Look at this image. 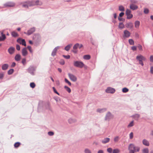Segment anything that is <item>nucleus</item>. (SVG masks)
I'll return each mask as SVG.
<instances>
[{
    "label": "nucleus",
    "instance_id": "nucleus-1",
    "mask_svg": "<svg viewBox=\"0 0 153 153\" xmlns=\"http://www.w3.org/2000/svg\"><path fill=\"white\" fill-rule=\"evenodd\" d=\"M44 108L46 109L50 110L51 108L49 102L45 103L42 101H40L38 105V111L39 112L40 109H43Z\"/></svg>",
    "mask_w": 153,
    "mask_h": 153
},
{
    "label": "nucleus",
    "instance_id": "nucleus-2",
    "mask_svg": "<svg viewBox=\"0 0 153 153\" xmlns=\"http://www.w3.org/2000/svg\"><path fill=\"white\" fill-rule=\"evenodd\" d=\"M128 149L134 150L135 152H138L140 151V148L138 146H136L134 144L131 143L128 146Z\"/></svg>",
    "mask_w": 153,
    "mask_h": 153
},
{
    "label": "nucleus",
    "instance_id": "nucleus-3",
    "mask_svg": "<svg viewBox=\"0 0 153 153\" xmlns=\"http://www.w3.org/2000/svg\"><path fill=\"white\" fill-rule=\"evenodd\" d=\"M74 66L80 68H82L85 66L84 64L81 61H78L74 62Z\"/></svg>",
    "mask_w": 153,
    "mask_h": 153
},
{
    "label": "nucleus",
    "instance_id": "nucleus-4",
    "mask_svg": "<svg viewBox=\"0 0 153 153\" xmlns=\"http://www.w3.org/2000/svg\"><path fill=\"white\" fill-rule=\"evenodd\" d=\"M33 39L36 43H38L41 41V37L39 34L36 33L33 36Z\"/></svg>",
    "mask_w": 153,
    "mask_h": 153
},
{
    "label": "nucleus",
    "instance_id": "nucleus-5",
    "mask_svg": "<svg viewBox=\"0 0 153 153\" xmlns=\"http://www.w3.org/2000/svg\"><path fill=\"white\" fill-rule=\"evenodd\" d=\"M114 117V115L112 114L110 112L108 111L106 114L105 118V120L109 121L111 119H113Z\"/></svg>",
    "mask_w": 153,
    "mask_h": 153
},
{
    "label": "nucleus",
    "instance_id": "nucleus-6",
    "mask_svg": "<svg viewBox=\"0 0 153 153\" xmlns=\"http://www.w3.org/2000/svg\"><path fill=\"white\" fill-rule=\"evenodd\" d=\"M16 5V3L13 1H8L6 2L4 4L3 6L5 7H13Z\"/></svg>",
    "mask_w": 153,
    "mask_h": 153
},
{
    "label": "nucleus",
    "instance_id": "nucleus-7",
    "mask_svg": "<svg viewBox=\"0 0 153 153\" xmlns=\"http://www.w3.org/2000/svg\"><path fill=\"white\" fill-rule=\"evenodd\" d=\"M27 2L28 3L29 7L40 5L39 0H36V1L33 0L31 1H27Z\"/></svg>",
    "mask_w": 153,
    "mask_h": 153
},
{
    "label": "nucleus",
    "instance_id": "nucleus-8",
    "mask_svg": "<svg viewBox=\"0 0 153 153\" xmlns=\"http://www.w3.org/2000/svg\"><path fill=\"white\" fill-rule=\"evenodd\" d=\"M27 71L29 73L32 75H35L34 71L36 70V69L33 66H30L27 69Z\"/></svg>",
    "mask_w": 153,
    "mask_h": 153
},
{
    "label": "nucleus",
    "instance_id": "nucleus-9",
    "mask_svg": "<svg viewBox=\"0 0 153 153\" xmlns=\"http://www.w3.org/2000/svg\"><path fill=\"white\" fill-rule=\"evenodd\" d=\"M131 10L128 9H126V14L127 16V19H130L133 17V15L131 13Z\"/></svg>",
    "mask_w": 153,
    "mask_h": 153
},
{
    "label": "nucleus",
    "instance_id": "nucleus-10",
    "mask_svg": "<svg viewBox=\"0 0 153 153\" xmlns=\"http://www.w3.org/2000/svg\"><path fill=\"white\" fill-rule=\"evenodd\" d=\"M68 76L71 80L75 82L77 81V78L75 75L69 73L68 74Z\"/></svg>",
    "mask_w": 153,
    "mask_h": 153
},
{
    "label": "nucleus",
    "instance_id": "nucleus-11",
    "mask_svg": "<svg viewBox=\"0 0 153 153\" xmlns=\"http://www.w3.org/2000/svg\"><path fill=\"white\" fill-rule=\"evenodd\" d=\"M35 31V28L33 27L28 30L27 32H24V33L28 36H29L32 34Z\"/></svg>",
    "mask_w": 153,
    "mask_h": 153
},
{
    "label": "nucleus",
    "instance_id": "nucleus-12",
    "mask_svg": "<svg viewBox=\"0 0 153 153\" xmlns=\"http://www.w3.org/2000/svg\"><path fill=\"white\" fill-rule=\"evenodd\" d=\"M105 92L108 93L114 94L115 92V90L113 88L108 87L105 90Z\"/></svg>",
    "mask_w": 153,
    "mask_h": 153
},
{
    "label": "nucleus",
    "instance_id": "nucleus-13",
    "mask_svg": "<svg viewBox=\"0 0 153 153\" xmlns=\"http://www.w3.org/2000/svg\"><path fill=\"white\" fill-rule=\"evenodd\" d=\"M17 42L25 46H26V42L24 39H23L21 38H19L17 40Z\"/></svg>",
    "mask_w": 153,
    "mask_h": 153
},
{
    "label": "nucleus",
    "instance_id": "nucleus-14",
    "mask_svg": "<svg viewBox=\"0 0 153 153\" xmlns=\"http://www.w3.org/2000/svg\"><path fill=\"white\" fill-rule=\"evenodd\" d=\"M124 34L123 37L124 38H128L131 35V33L128 30H125L123 32Z\"/></svg>",
    "mask_w": 153,
    "mask_h": 153
},
{
    "label": "nucleus",
    "instance_id": "nucleus-15",
    "mask_svg": "<svg viewBox=\"0 0 153 153\" xmlns=\"http://www.w3.org/2000/svg\"><path fill=\"white\" fill-rule=\"evenodd\" d=\"M136 59L139 61L141 60L145 61L146 60V58L142 55L140 54L136 57Z\"/></svg>",
    "mask_w": 153,
    "mask_h": 153
},
{
    "label": "nucleus",
    "instance_id": "nucleus-16",
    "mask_svg": "<svg viewBox=\"0 0 153 153\" xmlns=\"http://www.w3.org/2000/svg\"><path fill=\"white\" fill-rule=\"evenodd\" d=\"M15 50V48L12 47H10L8 49V52L9 53L12 55L13 54Z\"/></svg>",
    "mask_w": 153,
    "mask_h": 153
},
{
    "label": "nucleus",
    "instance_id": "nucleus-17",
    "mask_svg": "<svg viewBox=\"0 0 153 153\" xmlns=\"http://www.w3.org/2000/svg\"><path fill=\"white\" fill-rule=\"evenodd\" d=\"M130 8L131 10H134L138 9V6L134 4L131 3L130 5Z\"/></svg>",
    "mask_w": 153,
    "mask_h": 153
},
{
    "label": "nucleus",
    "instance_id": "nucleus-18",
    "mask_svg": "<svg viewBox=\"0 0 153 153\" xmlns=\"http://www.w3.org/2000/svg\"><path fill=\"white\" fill-rule=\"evenodd\" d=\"M21 4H22V7L25 8H28L29 7L27 1L21 2Z\"/></svg>",
    "mask_w": 153,
    "mask_h": 153
},
{
    "label": "nucleus",
    "instance_id": "nucleus-19",
    "mask_svg": "<svg viewBox=\"0 0 153 153\" xmlns=\"http://www.w3.org/2000/svg\"><path fill=\"white\" fill-rule=\"evenodd\" d=\"M125 25L126 28L130 29L132 28L133 27V24L131 22L126 23Z\"/></svg>",
    "mask_w": 153,
    "mask_h": 153
},
{
    "label": "nucleus",
    "instance_id": "nucleus-20",
    "mask_svg": "<svg viewBox=\"0 0 153 153\" xmlns=\"http://www.w3.org/2000/svg\"><path fill=\"white\" fill-rule=\"evenodd\" d=\"M1 36H0V41H3L6 39V36L5 34H4L3 32L1 33Z\"/></svg>",
    "mask_w": 153,
    "mask_h": 153
},
{
    "label": "nucleus",
    "instance_id": "nucleus-21",
    "mask_svg": "<svg viewBox=\"0 0 153 153\" xmlns=\"http://www.w3.org/2000/svg\"><path fill=\"white\" fill-rule=\"evenodd\" d=\"M28 53L26 48H24L22 50V54L23 56H26Z\"/></svg>",
    "mask_w": 153,
    "mask_h": 153
},
{
    "label": "nucleus",
    "instance_id": "nucleus-22",
    "mask_svg": "<svg viewBox=\"0 0 153 153\" xmlns=\"http://www.w3.org/2000/svg\"><path fill=\"white\" fill-rule=\"evenodd\" d=\"M59 46H57L55 47L53 50V51L51 53V55L54 56L56 55V53L57 51V49L59 48Z\"/></svg>",
    "mask_w": 153,
    "mask_h": 153
},
{
    "label": "nucleus",
    "instance_id": "nucleus-23",
    "mask_svg": "<svg viewBox=\"0 0 153 153\" xmlns=\"http://www.w3.org/2000/svg\"><path fill=\"white\" fill-rule=\"evenodd\" d=\"M14 59L16 61H19L21 59V56L19 54H16L14 57Z\"/></svg>",
    "mask_w": 153,
    "mask_h": 153
},
{
    "label": "nucleus",
    "instance_id": "nucleus-24",
    "mask_svg": "<svg viewBox=\"0 0 153 153\" xmlns=\"http://www.w3.org/2000/svg\"><path fill=\"white\" fill-rule=\"evenodd\" d=\"M142 143L144 145L147 146H149L150 145L149 142L145 139H144L143 140Z\"/></svg>",
    "mask_w": 153,
    "mask_h": 153
},
{
    "label": "nucleus",
    "instance_id": "nucleus-25",
    "mask_svg": "<svg viewBox=\"0 0 153 153\" xmlns=\"http://www.w3.org/2000/svg\"><path fill=\"white\" fill-rule=\"evenodd\" d=\"M9 65L7 64H4L2 65L1 69L3 70H6L8 68Z\"/></svg>",
    "mask_w": 153,
    "mask_h": 153
},
{
    "label": "nucleus",
    "instance_id": "nucleus-26",
    "mask_svg": "<svg viewBox=\"0 0 153 153\" xmlns=\"http://www.w3.org/2000/svg\"><path fill=\"white\" fill-rule=\"evenodd\" d=\"M109 140L110 138L107 137L105 138L103 140H102V142L103 144H105L109 142Z\"/></svg>",
    "mask_w": 153,
    "mask_h": 153
},
{
    "label": "nucleus",
    "instance_id": "nucleus-27",
    "mask_svg": "<svg viewBox=\"0 0 153 153\" xmlns=\"http://www.w3.org/2000/svg\"><path fill=\"white\" fill-rule=\"evenodd\" d=\"M72 44H69L68 45H67L65 47V50L67 51H69L71 47L72 46Z\"/></svg>",
    "mask_w": 153,
    "mask_h": 153
},
{
    "label": "nucleus",
    "instance_id": "nucleus-28",
    "mask_svg": "<svg viewBox=\"0 0 153 153\" xmlns=\"http://www.w3.org/2000/svg\"><path fill=\"white\" fill-rule=\"evenodd\" d=\"M106 110L107 109L106 108H103L102 109L99 108L97 109V111L100 113H102L106 111Z\"/></svg>",
    "mask_w": 153,
    "mask_h": 153
},
{
    "label": "nucleus",
    "instance_id": "nucleus-29",
    "mask_svg": "<svg viewBox=\"0 0 153 153\" xmlns=\"http://www.w3.org/2000/svg\"><path fill=\"white\" fill-rule=\"evenodd\" d=\"M135 27L137 28H139L140 25V22L139 21H136L134 22Z\"/></svg>",
    "mask_w": 153,
    "mask_h": 153
},
{
    "label": "nucleus",
    "instance_id": "nucleus-30",
    "mask_svg": "<svg viewBox=\"0 0 153 153\" xmlns=\"http://www.w3.org/2000/svg\"><path fill=\"white\" fill-rule=\"evenodd\" d=\"M132 117H133L134 119L135 120H137L140 117V114H134L133 115Z\"/></svg>",
    "mask_w": 153,
    "mask_h": 153
},
{
    "label": "nucleus",
    "instance_id": "nucleus-31",
    "mask_svg": "<svg viewBox=\"0 0 153 153\" xmlns=\"http://www.w3.org/2000/svg\"><path fill=\"white\" fill-rule=\"evenodd\" d=\"M11 34L12 36L14 37H16L18 36V35L17 33L15 31H13L11 32Z\"/></svg>",
    "mask_w": 153,
    "mask_h": 153
},
{
    "label": "nucleus",
    "instance_id": "nucleus-32",
    "mask_svg": "<svg viewBox=\"0 0 153 153\" xmlns=\"http://www.w3.org/2000/svg\"><path fill=\"white\" fill-rule=\"evenodd\" d=\"M118 27L120 29H122L125 27V25L123 22H120L119 23Z\"/></svg>",
    "mask_w": 153,
    "mask_h": 153
},
{
    "label": "nucleus",
    "instance_id": "nucleus-33",
    "mask_svg": "<svg viewBox=\"0 0 153 153\" xmlns=\"http://www.w3.org/2000/svg\"><path fill=\"white\" fill-rule=\"evenodd\" d=\"M83 58L85 60H89L91 58V56L89 55H85L83 56Z\"/></svg>",
    "mask_w": 153,
    "mask_h": 153
},
{
    "label": "nucleus",
    "instance_id": "nucleus-34",
    "mask_svg": "<svg viewBox=\"0 0 153 153\" xmlns=\"http://www.w3.org/2000/svg\"><path fill=\"white\" fill-rule=\"evenodd\" d=\"M119 10L121 11H124L125 10L124 7L122 5H120L119 6Z\"/></svg>",
    "mask_w": 153,
    "mask_h": 153
},
{
    "label": "nucleus",
    "instance_id": "nucleus-35",
    "mask_svg": "<svg viewBox=\"0 0 153 153\" xmlns=\"http://www.w3.org/2000/svg\"><path fill=\"white\" fill-rule=\"evenodd\" d=\"M76 120L75 119H73L72 118H70L68 120V122L70 124H71L73 123H74L76 122Z\"/></svg>",
    "mask_w": 153,
    "mask_h": 153
},
{
    "label": "nucleus",
    "instance_id": "nucleus-36",
    "mask_svg": "<svg viewBox=\"0 0 153 153\" xmlns=\"http://www.w3.org/2000/svg\"><path fill=\"white\" fill-rule=\"evenodd\" d=\"M14 70L13 69H10L7 71V74L8 75H10L12 74L14 72Z\"/></svg>",
    "mask_w": 153,
    "mask_h": 153
},
{
    "label": "nucleus",
    "instance_id": "nucleus-37",
    "mask_svg": "<svg viewBox=\"0 0 153 153\" xmlns=\"http://www.w3.org/2000/svg\"><path fill=\"white\" fill-rule=\"evenodd\" d=\"M21 145V143L19 142H16L14 145V147L17 148L18 147Z\"/></svg>",
    "mask_w": 153,
    "mask_h": 153
},
{
    "label": "nucleus",
    "instance_id": "nucleus-38",
    "mask_svg": "<svg viewBox=\"0 0 153 153\" xmlns=\"http://www.w3.org/2000/svg\"><path fill=\"white\" fill-rule=\"evenodd\" d=\"M128 42L130 45H134V40L132 39H130L128 40Z\"/></svg>",
    "mask_w": 153,
    "mask_h": 153
},
{
    "label": "nucleus",
    "instance_id": "nucleus-39",
    "mask_svg": "<svg viewBox=\"0 0 153 153\" xmlns=\"http://www.w3.org/2000/svg\"><path fill=\"white\" fill-rule=\"evenodd\" d=\"M64 88L68 92V93H71V89L68 86H64Z\"/></svg>",
    "mask_w": 153,
    "mask_h": 153
},
{
    "label": "nucleus",
    "instance_id": "nucleus-40",
    "mask_svg": "<svg viewBox=\"0 0 153 153\" xmlns=\"http://www.w3.org/2000/svg\"><path fill=\"white\" fill-rule=\"evenodd\" d=\"M128 91L129 89L126 87L123 88L122 89V91L124 93H126L128 92Z\"/></svg>",
    "mask_w": 153,
    "mask_h": 153
},
{
    "label": "nucleus",
    "instance_id": "nucleus-41",
    "mask_svg": "<svg viewBox=\"0 0 153 153\" xmlns=\"http://www.w3.org/2000/svg\"><path fill=\"white\" fill-rule=\"evenodd\" d=\"M149 151L148 148H145L142 150L143 153H149Z\"/></svg>",
    "mask_w": 153,
    "mask_h": 153
},
{
    "label": "nucleus",
    "instance_id": "nucleus-42",
    "mask_svg": "<svg viewBox=\"0 0 153 153\" xmlns=\"http://www.w3.org/2000/svg\"><path fill=\"white\" fill-rule=\"evenodd\" d=\"M64 80L65 83H67L69 86H71V83L67 79L65 78Z\"/></svg>",
    "mask_w": 153,
    "mask_h": 153
},
{
    "label": "nucleus",
    "instance_id": "nucleus-43",
    "mask_svg": "<svg viewBox=\"0 0 153 153\" xmlns=\"http://www.w3.org/2000/svg\"><path fill=\"white\" fill-rule=\"evenodd\" d=\"M22 63L23 65L25 66L26 64V59L25 58H24L22 59Z\"/></svg>",
    "mask_w": 153,
    "mask_h": 153
},
{
    "label": "nucleus",
    "instance_id": "nucleus-44",
    "mask_svg": "<svg viewBox=\"0 0 153 153\" xmlns=\"http://www.w3.org/2000/svg\"><path fill=\"white\" fill-rule=\"evenodd\" d=\"M79 45V44L77 43L75 44L73 46V49L74 50H76L78 48V47Z\"/></svg>",
    "mask_w": 153,
    "mask_h": 153
},
{
    "label": "nucleus",
    "instance_id": "nucleus-45",
    "mask_svg": "<svg viewBox=\"0 0 153 153\" xmlns=\"http://www.w3.org/2000/svg\"><path fill=\"white\" fill-rule=\"evenodd\" d=\"M134 126V121H131L130 123L128 125L127 127H130L133 126Z\"/></svg>",
    "mask_w": 153,
    "mask_h": 153
},
{
    "label": "nucleus",
    "instance_id": "nucleus-46",
    "mask_svg": "<svg viewBox=\"0 0 153 153\" xmlns=\"http://www.w3.org/2000/svg\"><path fill=\"white\" fill-rule=\"evenodd\" d=\"M143 12L145 14H147L149 12V10L148 8H145L144 9Z\"/></svg>",
    "mask_w": 153,
    "mask_h": 153
},
{
    "label": "nucleus",
    "instance_id": "nucleus-47",
    "mask_svg": "<svg viewBox=\"0 0 153 153\" xmlns=\"http://www.w3.org/2000/svg\"><path fill=\"white\" fill-rule=\"evenodd\" d=\"M120 152V150L118 149H114L113 151V153H119Z\"/></svg>",
    "mask_w": 153,
    "mask_h": 153
},
{
    "label": "nucleus",
    "instance_id": "nucleus-48",
    "mask_svg": "<svg viewBox=\"0 0 153 153\" xmlns=\"http://www.w3.org/2000/svg\"><path fill=\"white\" fill-rule=\"evenodd\" d=\"M30 86L32 88H34L35 87L36 85L34 82H31L30 84Z\"/></svg>",
    "mask_w": 153,
    "mask_h": 153
},
{
    "label": "nucleus",
    "instance_id": "nucleus-49",
    "mask_svg": "<svg viewBox=\"0 0 153 153\" xmlns=\"http://www.w3.org/2000/svg\"><path fill=\"white\" fill-rule=\"evenodd\" d=\"M52 88L53 90V91L56 94L58 95H60L57 92V91L56 89L54 87H53Z\"/></svg>",
    "mask_w": 153,
    "mask_h": 153
},
{
    "label": "nucleus",
    "instance_id": "nucleus-50",
    "mask_svg": "<svg viewBox=\"0 0 153 153\" xmlns=\"http://www.w3.org/2000/svg\"><path fill=\"white\" fill-rule=\"evenodd\" d=\"M137 47L140 51H143L142 46L141 45L138 44Z\"/></svg>",
    "mask_w": 153,
    "mask_h": 153
},
{
    "label": "nucleus",
    "instance_id": "nucleus-51",
    "mask_svg": "<svg viewBox=\"0 0 153 153\" xmlns=\"http://www.w3.org/2000/svg\"><path fill=\"white\" fill-rule=\"evenodd\" d=\"M107 151L109 153H112V149L111 148H109L107 149Z\"/></svg>",
    "mask_w": 153,
    "mask_h": 153
},
{
    "label": "nucleus",
    "instance_id": "nucleus-52",
    "mask_svg": "<svg viewBox=\"0 0 153 153\" xmlns=\"http://www.w3.org/2000/svg\"><path fill=\"white\" fill-rule=\"evenodd\" d=\"M62 56L64 58L67 59H69L70 57V56L69 55H63Z\"/></svg>",
    "mask_w": 153,
    "mask_h": 153
},
{
    "label": "nucleus",
    "instance_id": "nucleus-53",
    "mask_svg": "<svg viewBox=\"0 0 153 153\" xmlns=\"http://www.w3.org/2000/svg\"><path fill=\"white\" fill-rule=\"evenodd\" d=\"M118 20L119 21H123V22H124L125 20V19L124 18H123L122 17H118Z\"/></svg>",
    "mask_w": 153,
    "mask_h": 153
},
{
    "label": "nucleus",
    "instance_id": "nucleus-54",
    "mask_svg": "<svg viewBox=\"0 0 153 153\" xmlns=\"http://www.w3.org/2000/svg\"><path fill=\"white\" fill-rule=\"evenodd\" d=\"M48 134L50 136H52L54 134V133L52 131H49L48 132Z\"/></svg>",
    "mask_w": 153,
    "mask_h": 153
},
{
    "label": "nucleus",
    "instance_id": "nucleus-55",
    "mask_svg": "<svg viewBox=\"0 0 153 153\" xmlns=\"http://www.w3.org/2000/svg\"><path fill=\"white\" fill-rule=\"evenodd\" d=\"M85 153H91V151L88 149H86L85 150Z\"/></svg>",
    "mask_w": 153,
    "mask_h": 153
},
{
    "label": "nucleus",
    "instance_id": "nucleus-56",
    "mask_svg": "<svg viewBox=\"0 0 153 153\" xmlns=\"http://www.w3.org/2000/svg\"><path fill=\"white\" fill-rule=\"evenodd\" d=\"M27 48L31 53H32L33 51L32 50L31 47L30 46H27Z\"/></svg>",
    "mask_w": 153,
    "mask_h": 153
},
{
    "label": "nucleus",
    "instance_id": "nucleus-57",
    "mask_svg": "<svg viewBox=\"0 0 153 153\" xmlns=\"http://www.w3.org/2000/svg\"><path fill=\"white\" fill-rule=\"evenodd\" d=\"M118 140H119V137L118 136H117L115 137L114 138V141L115 142H118Z\"/></svg>",
    "mask_w": 153,
    "mask_h": 153
},
{
    "label": "nucleus",
    "instance_id": "nucleus-58",
    "mask_svg": "<svg viewBox=\"0 0 153 153\" xmlns=\"http://www.w3.org/2000/svg\"><path fill=\"white\" fill-rule=\"evenodd\" d=\"M124 14V13L123 12H121L119 14V16L118 17H119V18L122 17L123 16Z\"/></svg>",
    "mask_w": 153,
    "mask_h": 153
},
{
    "label": "nucleus",
    "instance_id": "nucleus-59",
    "mask_svg": "<svg viewBox=\"0 0 153 153\" xmlns=\"http://www.w3.org/2000/svg\"><path fill=\"white\" fill-rule=\"evenodd\" d=\"M130 1L131 3L133 4H136L137 2V0H130Z\"/></svg>",
    "mask_w": 153,
    "mask_h": 153
},
{
    "label": "nucleus",
    "instance_id": "nucleus-60",
    "mask_svg": "<svg viewBox=\"0 0 153 153\" xmlns=\"http://www.w3.org/2000/svg\"><path fill=\"white\" fill-rule=\"evenodd\" d=\"M16 49L18 51H20V46L18 45L17 44L16 45Z\"/></svg>",
    "mask_w": 153,
    "mask_h": 153
},
{
    "label": "nucleus",
    "instance_id": "nucleus-61",
    "mask_svg": "<svg viewBox=\"0 0 153 153\" xmlns=\"http://www.w3.org/2000/svg\"><path fill=\"white\" fill-rule=\"evenodd\" d=\"M133 133L132 132H131L129 134V137L130 139H131L133 138Z\"/></svg>",
    "mask_w": 153,
    "mask_h": 153
},
{
    "label": "nucleus",
    "instance_id": "nucleus-62",
    "mask_svg": "<svg viewBox=\"0 0 153 153\" xmlns=\"http://www.w3.org/2000/svg\"><path fill=\"white\" fill-rule=\"evenodd\" d=\"M59 63L60 64L63 65L65 64V61L63 59H62L59 62Z\"/></svg>",
    "mask_w": 153,
    "mask_h": 153
},
{
    "label": "nucleus",
    "instance_id": "nucleus-63",
    "mask_svg": "<svg viewBox=\"0 0 153 153\" xmlns=\"http://www.w3.org/2000/svg\"><path fill=\"white\" fill-rule=\"evenodd\" d=\"M16 65V63L14 62H13L11 65V68H13Z\"/></svg>",
    "mask_w": 153,
    "mask_h": 153
},
{
    "label": "nucleus",
    "instance_id": "nucleus-64",
    "mask_svg": "<svg viewBox=\"0 0 153 153\" xmlns=\"http://www.w3.org/2000/svg\"><path fill=\"white\" fill-rule=\"evenodd\" d=\"M150 60L151 62H153V55H151L150 56Z\"/></svg>",
    "mask_w": 153,
    "mask_h": 153
}]
</instances>
